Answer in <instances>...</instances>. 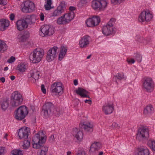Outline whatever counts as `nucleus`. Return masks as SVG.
<instances>
[{
    "instance_id": "nucleus-24",
    "label": "nucleus",
    "mask_w": 155,
    "mask_h": 155,
    "mask_svg": "<svg viewBox=\"0 0 155 155\" xmlns=\"http://www.w3.org/2000/svg\"><path fill=\"white\" fill-rule=\"evenodd\" d=\"M76 93L82 97H89L88 92L85 89L81 87H78L75 91Z\"/></svg>"
},
{
    "instance_id": "nucleus-4",
    "label": "nucleus",
    "mask_w": 155,
    "mask_h": 155,
    "mask_svg": "<svg viewBox=\"0 0 155 155\" xmlns=\"http://www.w3.org/2000/svg\"><path fill=\"white\" fill-rule=\"evenodd\" d=\"M108 4V2L106 0H93L91 2V6L95 10L104 11Z\"/></svg>"
},
{
    "instance_id": "nucleus-46",
    "label": "nucleus",
    "mask_w": 155,
    "mask_h": 155,
    "mask_svg": "<svg viewBox=\"0 0 155 155\" xmlns=\"http://www.w3.org/2000/svg\"><path fill=\"white\" fill-rule=\"evenodd\" d=\"M15 60V58L13 56H12L7 61V62L9 63H12L14 62Z\"/></svg>"
},
{
    "instance_id": "nucleus-6",
    "label": "nucleus",
    "mask_w": 155,
    "mask_h": 155,
    "mask_svg": "<svg viewBox=\"0 0 155 155\" xmlns=\"http://www.w3.org/2000/svg\"><path fill=\"white\" fill-rule=\"evenodd\" d=\"M50 91L53 94L61 95L63 93L64 86L61 82H55L51 85Z\"/></svg>"
},
{
    "instance_id": "nucleus-21",
    "label": "nucleus",
    "mask_w": 155,
    "mask_h": 155,
    "mask_svg": "<svg viewBox=\"0 0 155 155\" xmlns=\"http://www.w3.org/2000/svg\"><path fill=\"white\" fill-rule=\"evenodd\" d=\"M149 154L148 149L146 147H142L137 148L136 155H149Z\"/></svg>"
},
{
    "instance_id": "nucleus-63",
    "label": "nucleus",
    "mask_w": 155,
    "mask_h": 155,
    "mask_svg": "<svg viewBox=\"0 0 155 155\" xmlns=\"http://www.w3.org/2000/svg\"><path fill=\"white\" fill-rule=\"evenodd\" d=\"M91 55L90 54L89 55H88L87 57V59H89L91 57Z\"/></svg>"
},
{
    "instance_id": "nucleus-53",
    "label": "nucleus",
    "mask_w": 155,
    "mask_h": 155,
    "mask_svg": "<svg viewBox=\"0 0 155 155\" xmlns=\"http://www.w3.org/2000/svg\"><path fill=\"white\" fill-rule=\"evenodd\" d=\"M76 8L75 7L71 6L69 8V10L70 12H74V11L76 10Z\"/></svg>"
},
{
    "instance_id": "nucleus-22",
    "label": "nucleus",
    "mask_w": 155,
    "mask_h": 155,
    "mask_svg": "<svg viewBox=\"0 0 155 155\" xmlns=\"http://www.w3.org/2000/svg\"><path fill=\"white\" fill-rule=\"evenodd\" d=\"M93 125L89 122H84L81 125V127L86 132H91L93 130Z\"/></svg>"
},
{
    "instance_id": "nucleus-34",
    "label": "nucleus",
    "mask_w": 155,
    "mask_h": 155,
    "mask_svg": "<svg viewBox=\"0 0 155 155\" xmlns=\"http://www.w3.org/2000/svg\"><path fill=\"white\" fill-rule=\"evenodd\" d=\"M25 2L26 6H28V8L31 12L35 10V5L32 2L30 1H27Z\"/></svg>"
},
{
    "instance_id": "nucleus-15",
    "label": "nucleus",
    "mask_w": 155,
    "mask_h": 155,
    "mask_svg": "<svg viewBox=\"0 0 155 155\" xmlns=\"http://www.w3.org/2000/svg\"><path fill=\"white\" fill-rule=\"evenodd\" d=\"M152 17V15L148 11H144L139 15L138 20L139 21L141 22H143L145 21H148L151 20Z\"/></svg>"
},
{
    "instance_id": "nucleus-30",
    "label": "nucleus",
    "mask_w": 155,
    "mask_h": 155,
    "mask_svg": "<svg viewBox=\"0 0 155 155\" xmlns=\"http://www.w3.org/2000/svg\"><path fill=\"white\" fill-rule=\"evenodd\" d=\"M28 25H32L34 23L36 20V17L35 15L28 16L25 19Z\"/></svg>"
},
{
    "instance_id": "nucleus-25",
    "label": "nucleus",
    "mask_w": 155,
    "mask_h": 155,
    "mask_svg": "<svg viewBox=\"0 0 155 155\" xmlns=\"http://www.w3.org/2000/svg\"><path fill=\"white\" fill-rule=\"evenodd\" d=\"M40 73L36 70L34 69L30 71L28 73V76L29 78L32 77L35 80H38L39 78Z\"/></svg>"
},
{
    "instance_id": "nucleus-43",
    "label": "nucleus",
    "mask_w": 155,
    "mask_h": 155,
    "mask_svg": "<svg viewBox=\"0 0 155 155\" xmlns=\"http://www.w3.org/2000/svg\"><path fill=\"white\" fill-rule=\"evenodd\" d=\"M125 0H111V2L114 5L120 4L121 3L124 2Z\"/></svg>"
},
{
    "instance_id": "nucleus-64",
    "label": "nucleus",
    "mask_w": 155,
    "mask_h": 155,
    "mask_svg": "<svg viewBox=\"0 0 155 155\" xmlns=\"http://www.w3.org/2000/svg\"><path fill=\"white\" fill-rule=\"evenodd\" d=\"M103 152H100L99 153L98 155H102L103 154Z\"/></svg>"
},
{
    "instance_id": "nucleus-62",
    "label": "nucleus",
    "mask_w": 155,
    "mask_h": 155,
    "mask_svg": "<svg viewBox=\"0 0 155 155\" xmlns=\"http://www.w3.org/2000/svg\"><path fill=\"white\" fill-rule=\"evenodd\" d=\"M8 67H5L4 68V70L5 71H6L7 70H8Z\"/></svg>"
},
{
    "instance_id": "nucleus-29",
    "label": "nucleus",
    "mask_w": 155,
    "mask_h": 155,
    "mask_svg": "<svg viewBox=\"0 0 155 155\" xmlns=\"http://www.w3.org/2000/svg\"><path fill=\"white\" fill-rule=\"evenodd\" d=\"M153 112L154 109L151 105H149L147 106L143 110L144 114L147 116L150 115Z\"/></svg>"
},
{
    "instance_id": "nucleus-36",
    "label": "nucleus",
    "mask_w": 155,
    "mask_h": 155,
    "mask_svg": "<svg viewBox=\"0 0 155 155\" xmlns=\"http://www.w3.org/2000/svg\"><path fill=\"white\" fill-rule=\"evenodd\" d=\"M149 147L151 149L155 151V141L154 140H149L147 142Z\"/></svg>"
},
{
    "instance_id": "nucleus-8",
    "label": "nucleus",
    "mask_w": 155,
    "mask_h": 155,
    "mask_svg": "<svg viewBox=\"0 0 155 155\" xmlns=\"http://www.w3.org/2000/svg\"><path fill=\"white\" fill-rule=\"evenodd\" d=\"M54 28L51 25H45L41 27L39 34L42 37L51 36L54 33Z\"/></svg>"
},
{
    "instance_id": "nucleus-37",
    "label": "nucleus",
    "mask_w": 155,
    "mask_h": 155,
    "mask_svg": "<svg viewBox=\"0 0 155 155\" xmlns=\"http://www.w3.org/2000/svg\"><path fill=\"white\" fill-rule=\"evenodd\" d=\"M8 106V101H2L1 102V107L2 110H6Z\"/></svg>"
},
{
    "instance_id": "nucleus-27",
    "label": "nucleus",
    "mask_w": 155,
    "mask_h": 155,
    "mask_svg": "<svg viewBox=\"0 0 155 155\" xmlns=\"http://www.w3.org/2000/svg\"><path fill=\"white\" fill-rule=\"evenodd\" d=\"M9 26V21L8 20L2 19L0 20V30L4 31Z\"/></svg>"
},
{
    "instance_id": "nucleus-55",
    "label": "nucleus",
    "mask_w": 155,
    "mask_h": 155,
    "mask_svg": "<svg viewBox=\"0 0 155 155\" xmlns=\"http://www.w3.org/2000/svg\"><path fill=\"white\" fill-rule=\"evenodd\" d=\"M76 155H86V153L84 151H81L79 152Z\"/></svg>"
},
{
    "instance_id": "nucleus-50",
    "label": "nucleus",
    "mask_w": 155,
    "mask_h": 155,
    "mask_svg": "<svg viewBox=\"0 0 155 155\" xmlns=\"http://www.w3.org/2000/svg\"><path fill=\"white\" fill-rule=\"evenodd\" d=\"M41 89L43 93L45 94L46 93V90L45 87V86L44 84H41Z\"/></svg>"
},
{
    "instance_id": "nucleus-20",
    "label": "nucleus",
    "mask_w": 155,
    "mask_h": 155,
    "mask_svg": "<svg viewBox=\"0 0 155 155\" xmlns=\"http://www.w3.org/2000/svg\"><path fill=\"white\" fill-rule=\"evenodd\" d=\"M89 37L88 35H85L80 40L79 45L81 48H85L87 47L89 44Z\"/></svg>"
},
{
    "instance_id": "nucleus-26",
    "label": "nucleus",
    "mask_w": 155,
    "mask_h": 155,
    "mask_svg": "<svg viewBox=\"0 0 155 155\" xmlns=\"http://www.w3.org/2000/svg\"><path fill=\"white\" fill-rule=\"evenodd\" d=\"M67 51V48L66 47L62 46L60 48V52L58 56V60L61 61L65 57Z\"/></svg>"
},
{
    "instance_id": "nucleus-38",
    "label": "nucleus",
    "mask_w": 155,
    "mask_h": 155,
    "mask_svg": "<svg viewBox=\"0 0 155 155\" xmlns=\"http://www.w3.org/2000/svg\"><path fill=\"white\" fill-rule=\"evenodd\" d=\"M51 0H47L46 3L45 5V9L47 10H50L51 8Z\"/></svg>"
},
{
    "instance_id": "nucleus-32",
    "label": "nucleus",
    "mask_w": 155,
    "mask_h": 155,
    "mask_svg": "<svg viewBox=\"0 0 155 155\" xmlns=\"http://www.w3.org/2000/svg\"><path fill=\"white\" fill-rule=\"evenodd\" d=\"M74 136L76 139L80 141L82 140L83 137V133L82 131L79 130L74 134Z\"/></svg>"
},
{
    "instance_id": "nucleus-54",
    "label": "nucleus",
    "mask_w": 155,
    "mask_h": 155,
    "mask_svg": "<svg viewBox=\"0 0 155 155\" xmlns=\"http://www.w3.org/2000/svg\"><path fill=\"white\" fill-rule=\"evenodd\" d=\"M7 3L6 0H0V4L2 5H5Z\"/></svg>"
},
{
    "instance_id": "nucleus-1",
    "label": "nucleus",
    "mask_w": 155,
    "mask_h": 155,
    "mask_svg": "<svg viewBox=\"0 0 155 155\" xmlns=\"http://www.w3.org/2000/svg\"><path fill=\"white\" fill-rule=\"evenodd\" d=\"M44 50L40 48L35 49L30 55L29 59L34 63H37L40 62L44 55Z\"/></svg>"
},
{
    "instance_id": "nucleus-9",
    "label": "nucleus",
    "mask_w": 155,
    "mask_h": 155,
    "mask_svg": "<svg viewBox=\"0 0 155 155\" xmlns=\"http://www.w3.org/2000/svg\"><path fill=\"white\" fill-rule=\"evenodd\" d=\"M11 100L12 106L16 107L21 104L23 99L21 95L18 91H15L12 94Z\"/></svg>"
},
{
    "instance_id": "nucleus-58",
    "label": "nucleus",
    "mask_w": 155,
    "mask_h": 155,
    "mask_svg": "<svg viewBox=\"0 0 155 155\" xmlns=\"http://www.w3.org/2000/svg\"><path fill=\"white\" fill-rule=\"evenodd\" d=\"M0 81L2 83H4L5 81V79L4 77L0 78Z\"/></svg>"
},
{
    "instance_id": "nucleus-49",
    "label": "nucleus",
    "mask_w": 155,
    "mask_h": 155,
    "mask_svg": "<svg viewBox=\"0 0 155 155\" xmlns=\"http://www.w3.org/2000/svg\"><path fill=\"white\" fill-rule=\"evenodd\" d=\"M49 140L51 143H53L55 141V138L54 135H51L50 136Z\"/></svg>"
},
{
    "instance_id": "nucleus-59",
    "label": "nucleus",
    "mask_w": 155,
    "mask_h": 155,
    "mask_svg": "<svg viewBox=\"0 0 155 155\" xmlns=\"http://www.w3.org/2000/svg\"><path fill=\"white\" fill-rule=\"evenodd\" d=\"M74 84L76 86L78 84V81L77 80H74Z\"/></svg>"
},
{
    "instance_id": "nucleus-28",
    "label": "nucleus",
    "mask_w": 155,
    "mask_h": 155,
    "mask_svg": "<svg viewBox=\"0 0 155 155\" xmlns=\"http://www.w3.org/2000/svg\"><path fill=\"white\" fill-rule=\"evenodd\" d=\"M27 69V65L25 63H21L18 64L16 67V70L19 72H25Z\"/></svg>"
},
{
    "instance_id": "nucleus-60",
    "label": "nucleus",
    "mask_w": 155,
    "mask_h": 155,
    "mask_svg": "<svg viewBox=\"0 0 155 155\" xmlns=\"http://www.w3.org/2000/svg\"><path fill=\"white\" fill-rule=\"evenodd\" d=\"M15 77L14 76H11L10 77V78L11 80H13L15 79Z\"/></svg>"
},
{
    "instance_id": "nucleus-5",
    "label": "nucleus",
    "mask_w": 155,
    "mask_h": 155,
    "mask_svg": "<svg viewBox=\"0 0 155 155\" xmlns=\"http://www.w3.org/2000/svg\"><path fill=\"white\" fill-rule=\"evenodd\" d=\"M28 113L27 108L25 106H21L15 111V117L18 120H21L25 117Z\"/></svg>"
},
{
    "instance_id": "nucleus-35",
    "label": "nucleus",
    "mask_w": 155,
    "mask_h": 155,
    "mask_svg": "<svg viewBox=\"0 0 155 155\" xmlns=\"http://www.w3.org/2000/svg\"><path fill=\"white\" fill-rule=\"evenodd\" d=\"M30 36L29 33L28 32H24L21 36L20 39L22 41L26 40Z\"/></svg>"
},
{
    "instance_id": "nucleus-17",
    "label": "nucleus",
    "mask_w": 155,
    "mask_h": 155,
    "mask_svg": "<svg viewBox=\"0 0 155 155\" xmlns=\"http://www.w3.org/2000/svg\"><path fill=\"white\" fill-rule=\"evenodd\" d=\"M29 132V128L26 127H23L19 130L18 132L19 139L21 140L27 139Z\"/></svg>"
},
{
    "instance_id": "nucleus-61",
    "label": "nucleus",
    "mask_w": 155,
    "mask_h": 155,
    "mask_svg": "<svg viewBox=\"0 0 155 155\" xmlns=\"http://www.w3.org/2000/svg\"><path fill=\"white\" fill-rule=\"evenodd\" d=\"M67 155H71V152L70 151H68L67 152Z\"/></svg>"
},
{
    "instance_id": "nucleus-10",
    "label": "nucleus",
    "mask_w": 155,
    "mask_h": 155,
    "mask_svg": "<svg viewBox=\"0 0 155 155\" xmlns=\"http://www.w3.org/2000/svg\"><path fill=\"white\" fill-rule=\"evenodd\" d=\"M154 87V84L152 79L150 78H146L143 83V89L146 91L150 92L152 91Z\"/></svg>"
},
{
    "instance_id": "nucleus-23",
    "label": "nucleus",
    "mask_w": 155,
    "mask_h": 155,
    "mask_svg": "<svg viewBox=\"0 0 155 155\" xmlns=\"http://www.w3.org/2000/svg\"><path fill=\"white\" fill-rule=\"evenodd\" d=\"M101 146V144L99 143L94 142L91 144L90 151L92 153H96L100 149Z\"/></svg>"
},
{
    "instance_id": "nucleus-41",
    "label": "nucleus",
    "mask_w": 155,
    "mask_h": 155,
    "mask_svg": "<svg viewBox=\"0 0 155 155\" xmlns=\"http://www.w3.org/2000/svg\"><path fill=\"white\" fill-rule=\"evenodd\" d=\"M12 155H22V151L19 150H14L12 151Z\"/></svg>"
},
{
    "instance_id": "nucleus-39",
    "label": "nucleus",
    "mask_w": 155,
    "mask_h": 155,
    "mask_svg": "<svg viewBox=\"0 0 155 155\" xmlns=\"http://www.w3.org/2000/svg\"><path fill=\"white\" fill-rule=\"evenodd\" d=\"M22 146L23 149H28L30 146V141L28 140H25Z\"/></svg>"
},
{
    "instance_id": "nucleus-19",
    "label": "nucleus",
    "mask_w": 155,
    "mask_h": 155,
    "mask_svg": "<svg viewBox=\"0 0 155 155\" xmlns=\"http://www.w3.org/2000/svg\"><path fill=\"white\" fill-rule=\"evenodd\" d=\"M16 24L17 29L20 31L27 28L28 26L25 19L18 20Z\"/></svg>"
},
{
    "instance_id": "nucleus-31",
    "label": "nucleus",
    "mask_w": 155,
    "mask_h": 155,
    "mask_svg": "<svg viewBox=\"0 0 155 155\" xmlns=\"http://www.w3.org/2000/svg\"><path fill=\"white\" fill-rule=\"evenodd\" d=\"M126 79V76L124 75L123 73H119L117 74V75H115L114 76L113 80L117 83V80H125Z\"/></svg>"
},
{
    "instance_id": "nucleus-42",
    "label": "nucleus",
    "mask_w": 155,
    "mask_h": 155,
    "mask_svg": "<svg viewBox=\"0 0 155 155\" xmlns=\"http://www.w3.org/2000/svg\"><path fill=\"white\" fill-rule=\"evenodd\" d=\"M24 6L22 8V11L25 13H28L31 12L30 10H29L28 7L27 6H26L25 5V2L24 3Z\"/></svg>"
},
{
    "instance_id": "nucleus-14",
    "label": "nucleus",
    "mask_w": 155,
    "mask_h": 155,
    "mask_svg": "<svg viewBox=\"0 0 155 155\" xmlns=\"http://www.w3.org/2000/svg\"><path fill=\"white\" fill-rule=\"evenodd\" d=\"M65 9V5L63 3H61L57 8L51 13V16L55 17L59 16L62 13L64 12Z\"/></svg>"
},
{
    "instance_id": "nucleus-44",
    "label": "nucleus",
    "mask_w": 155,
    "mask_h": 155,
    "mask_svg": "<svg viewBox=\"0 0 155 155\" xmlns=\"http://www.w3.org/2000/svg\"><path fill=\"white\" fill-rule=\"evenodd\" d=\"M88 3L87 0H81L79 2V6L82 7L85 6Z\"/></svg>"
},
{
    "instance_id": "nucleus-12",
    "label": "nucleus",
    "mask_w": 155,
    "mask_h": 155,
    "mask_svg": "<svg viewBox=\"0 0 155 155\" xmlns=\"http://www.w3.org/2000/svg\"><path fill=\"white\" fill-rule=\"evenodd\" d=\"M58 48L56 46L50 49L47 53L46 58L47 60L49 62L54 60L57 55V51Z\"/></svg>"
},
{
    "instance_id": "nucleus-11",
    "label": "nucleus",
    "mask_w": 155,
    "mask_h": 155,
    "mask_svg": "<svg viewBox=\"0 0 155 155\" xmlns=\"http://www.w3.org/2000/svg\"><path fill=\"white\" fill-rule=\"evenodd\" d=\"M149 136V131L147 127H142L139 129L137 135V138L139 140H141Z\"/></svg>"
},
{
    "instance_id": "nucleus-51",
    "label": "nucleus",
    "mask_w": 155,
    "mask_h": 155,
    "mask_svg": "<svg viewBox=\"0 0 155 155\" xmlns=\"http://www.w3.org/2000/svg\"><path fill=\"white\" fill-rule=\"evenodd\" d=\"M127 61L129 64H133L135 62V60L133 59H127Z\"/></svg>"
},
{
    "instance_id": "nucleus-33",
    "label": "nucleus",
    "mask_w": 155,
    "mask_h": 155,
    "mask_svg": "<svg viewBox=\"0 0 155 155\" xmlns=\"http://www.w3.org/2000/svg\"><path fill=\"white\" fill-rule=\"evenodd\" d=\"M7 48V45L5 42L2 40H0V52H4Z\"/></svg>"
},
{
    "instance_id": "nucleus-52",
    "label": "nucleus",
    "mask_w": 155,
    "mask_h": 155,
    "mask_svg": "<svg viewBox=\"0 0 155 155\" xmlns=\"http://www.w3.org/2000/svg\"><path fill=\"white\" fill-rule=\"evenodd\" d=\"M39 16L40 20L41 21H43L44 20L45 16L42 13H41L39 15Z\"/></svg>"
},
{
    "instance_id": "nucleus-47",
    "label": "nucleus",
    "mask_w": 155,
    "mask_h": 155,
    "mask_svg": "<svg viewBox=\"0 0 155 155\" xmlns=\"http://www.w3.org/2000/svg\"><path fill=\"white\" fill-rule=\"evenodd\" d=\"M111 127L113 129H117L119 128L120 127L116 123H113Z\"/></svg>"
},
{
    "instance_id": "nucleus-18",
    "label": "nucleus",
    "mask_w": 155,
    "mask_h": 155,
    "mask_svg": "<svg viewBox=\"0 0 155 155\" xmlns=\"http://www.w3.org/2000/svg\"><path fill=\"white\" fill-rule=\"evenodd\" d=\"M54 106L51 103H46L43 106L42 112L45 116H48L54 110Z\"/></svg>"
},
{
    "instance_id": "nucleus-13",
    "label": "nucleus",
    "mask_w": 155,
    "mask_h": 155,
    "mask_svg": "<svg viewBox=\"0 0 155 155\" xmlns=\"http://www.w3.org/2000/svg\"><path fill=\"white\" fill-rule=\"evenodd\" d=\"M101 21L100 17L95 16L87 19L86 24L88 27H93L98 25Z\"/></svg>"
},
{
    "instance_id": "nucleus-45",
    "label": "nucleus",
    "mask_w": 155,
    "mask_h": 155,
    "mask_svg": "<svg viewBox=\"0 0 155 155\" xmlns=\"http://www.w3.org/2000/svg\"><path fill=\"white\" fill-rule=\"evenodd\" d=\"M135 57L139 62H140L142 60V57L140 53H137Z\"/></svg>"
},
{
    "instance_id": "nucleus-7",
    "label": "nucleus",
    "mask_w": 155,
    "mask_h": 155,
    "mask_svg": "<svg viewBox=\"0 0 155 155\" xmlns=\"http://www.w3.org/2000/svg\"><path fill=\"white\" fill-rule=\"evenodd\" d=\"M115 21V19L112 18L106 25L103 26L102 28V31L104 35L108 36L114 33V31L113 26Z\"/></svg>"
},
{
    "instance_id": "nucleus-57",
    "label": "nucleus",
    "mask_w": 155,
    "mask_h": 155,
    "mask_svg": "<svg viewBox=\"0 0 155 155\" xmlns=\"http://www.w3.org/2000/svg\"><path fill=\"white\" fill-rule=\"evenodd\" d=\"M84 102L85 103H87L90 104H91V101L90 100H86L84 101Z\"/></svg>"
},
{
    "instance_id": "nucleus-48",
    "label": "nucleus",
    "mask_w": 155,
    "mask_h": 155,
    "mask_svg": "<svg viewBox=\"0 0 155 155\" xmlns=\"http://www.w3.org/2000/svg\"><path fill=\"white\" fill-rule=\"evenodd\" d=\"M5 153V148L4 147H0V155H2Z\"/></svg>"
},
{
    "instance_id": "nucleus-56",
    "label": "nucleus",
    "mask_w": 155,
    "mask_h": 155,
    "mask_svg": "<svg viewBox=\"0 0 155 155\" xmlns=\"http://www.w3.org/2000/svg\"><path fill=\"white\" fill-rule=\"evenodd\" d=\"M9 16L11 20L12 21L14 19L15 15L14 14H11Z\"/></svg>"
},
{
    "instance_id": "nucleus-40",
    "label": "nucleus",
    "mask_w": 155,
    "mask_h": 155,
    "mask_svg": "<svg viewBox=\"0 0 155 155\" xmlns=\"http://www.w3.org/2000/svg\"><path fill=\"white\" fill-rule=\"evenodd\" d=\"M48 150V147L45 146L42 147L41 150L39 155H46Z\"/></svg>"
},
{
    "instance_id": "nucleus-3",
    "label": "nucleus",
    "mask_w": 155,
    "mask_h": 155,
    "mask_svg": "<svg viewBox=\"0 0 155 155\" xmlns=\"http://www.w3.org/2000/svg\"><path fill=\"white\" fill-rule=\"evenodd\" d=\"M74 17V12H69L59 17L57 21V23L59 25H66L69 23L73 19Z\"/></svg>"
},
{
    "instance_id": "nucleus-16",
    "label": "nucleus",
    "mask_w": 155,
    "mask_h": 155,
    "mask_svg": "<svg viewBox=\"0 0 155 155\" xmlns=\"http://www.w3.org/2000/svg\"><path fill=\"white\" fill-rule=\"evenodd\" d=\"M114 109V104L111 102H108L105 103L102 107V111L106 115H108L112 113Z\"/></svg>"
},
{
    "instance_id": "nucleus-2",
    "label": "nucleus",
    "mask_w": 155,
    "mask_h": 155,
    "mask_svg": "<svg viewBox=\"0 0 155 155\" xmlns=\"http://www.w3.org/2000/svg\"><path fill=\"white\" fill-rule=\"evenodd\" d=\"M41 133H37L33 137L32 146L33 148L38 149L42 146V144L45 142L46 137L45 136H42L41 135Z\"/></svg>"
}]
</instances>
